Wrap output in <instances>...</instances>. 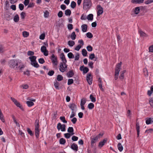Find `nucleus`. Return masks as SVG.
Instances as JSON below:
<instances>
[{
    "mask_svg": "<svg viewBox=\"0 0 153 153\" xmlns=\"http://www.w3.org/2000/svg\"><path fill=\"white\" fill-rule=\"evenodd\" d=\"M122 64V62H120L117 64L116 65L114 74V79L115 80H117L118 78L119 73L121 68Z\"/></svg>",
    "mask_w": 153,
    "mask_h": 153,
    "instance_id": "f257e3e1",
    "label": "nucleus"
},
{
    "mask_svg": "<svg viewBox=\"0 0 153 153\" xmlns=\"http://www.w3.org/2000/svg\"><path fill=\"white\" fill-rule=\"evenodd\" d=\"M92 3L91 0H83V7L84 10H88L92 6Z\"/></svg>",
    "mask_w": 153,
    "mask_h": 153,
    "instance_id": "f03ea898",
    "label": "nucleus"
},
{
    "mask_svg": "<svg viewBox=\"0 0 153 153\" xmlns=\"http://www.w3.org/2000/svg\"><path fill=\"white\" fill-rule=\"evenodd\" d=\"M29 59L31 61V64L36 68L39 66L38 64L36 61V57L35 56H31L29 57Z\"/></svg>",
    "mask_w": 153,
    "mask_h": 153,
    "instance_id": "7ed1b4c3",
    "label": "nucleus"
},
{
    "mask_svg": "<svg viewBox=\"0 0 153 153\" xmlns=\"http://www.w3.org/2000/svg\"><path fill=\"white\" fill-rule=\"evenodd\" d=\"M25 67V65L20 60L18 59L16 69L22 71Z\"/></svg>",
    "mask_w": 153,
    "mask_h": 153,
    "instance_id": "20e7f679",
    "label": "nucleus"
},
{
    "mask_svg": "<svg viewBox=\"0 0 153 153\" xmlns=\"http://www.w3.org/2000/svg\"><path fill=\"white\" fill-rule=\"evenodd\" d=\"M35 134L36 137L38 138L39 133V121L38 120H36L35 123Z\"/></svg>",
    "mask_w": 153,
    "mask_h": 153,
    "instance_id": "39448f33",
    "label": "nucleus"
},
{
    "mask_svg": "<svg viewBox=\"0 0 153 153\" xmlns=\"http://www.w3.org/2000/svg\"><path fill=\"white\" fill-rule=\"evenodd\" d=\"M18 59H13L10 60L9 61L8 63L9 66L11 68L16 69Z\"/></svg>",
    "mask_w": 153,
    "mask_h": 153,
    "instance_id": "423d86ee",
    "label": "nucleus"
},
{
    "mask_svg": "<svg viewBox=\"0 0 153 153\" xmlns=\"http://www.w3.org/2000/svg\"><path fill=\"white\" fill-rule=\"evenodd\" d=\"M50 59L52 63L53 66L56 67L58 64L57 57L53 54H52L51 56Z\"/></svg>",
    "mask_w": 153,
    "mask_h": 153,
    "instance_id": "0eeeda50",
    "label": "nucleus"
},
{
    "mask_svg": "<svg viewBox=\"0 0 153 153\" xmlns=\"http://www.w3.org/2000/svg\"><path fill=\"white\" fill-rule=\"evenodd\" d=\"M66 63H64L63 62L60 63L59 65V69L61 72H64L66 70L67 65Z\"/></svg>",
    "mask_w": 153,
    "mask_h": 153,
    "instance_id": "6e6552de",
    "label": "nucleus"
},
{
    "mask_svg": "<svg viewBox=\"0 0 153 153\" xmlns=\"http://www.w3.org/2000/svg\"><path fill=\"white\" fill-rule=\"evenodd\" d=\"M10 99L13 102L16 106L19 108L23 110V108L22 105H21L15 99L12 97H11Z\"/></svg>",
    "mask_w": 153,
    "mask_h": 153,
    "instance_id": "1a4fd4ad",
    "label": "nucleus"
},
{
    "mask_svg": "<svg viewBox=\"0 0 153 153\" xmlns=\"http://www.w3.org/2000/svg\"><path fill=\"white\" fill-rule=\"evenodd\" d=\"M10 99L13 102L16 106L19 108L23 110V108L22 105H21L15 99L12 97H11Z\"/></svg>",
    "mask_w": 153,
    "mask_h": 153,
    "instance_id": "9d476101",
    "label": "nucleus"
},
{
    "mask_svg": "<svg viewBox=\"0 0 153 153\" xmlns=\"http://www.w3.org/2000/svg\"><path fill=\"white\" fill-rule=\"evenodd\" d=\"M57 128L59 130L60 129L62 131H64L66 130L65 125V124L62 125L60 123L57 124Z\"/></svg>",
    "mask_w": 153,
    "mask_h": 153,
    "instance_id": "9b49d317",
    "label": "nucleus"
},
{
    "mask_svg": "<svg viewBox=\"0 0 153 153\" xmlns=\"http://www.w3.org/2000/svg\"><path fill=\"white\" fill-rule=\"evenodd\" d=\"M86 80L88 83L91 85L92 82V77L91 73L88 74L86 76Z\"/></svg>",
    "mask_w": 153,
    "mask_h": 153,
    "instance_id": "f8f14e48",
    "label": "nucleus"
},
{
    "mask_svg": "<svg viewBox=\"0 0 153 153\" xmlns=\"http://www.w3.org/2000/svg\"><path fill=\"white\" fill-rule=\"evenodd\" d=\"M97 16H99L102 14L103 13V8L100 5H97Z\"/></svg>",
    "mask_w": 153,
    "mask_h": 153,
    "instance_id": "ddd939ff",
    "label": "nucleus"
},
{
    "mask_svg": "<svg viewBox=\"0 0 153 153\" xmlns=\"http://www.w3.org/2000/svg\"><path fill=\"white\" fill-rule=\"evenodd\" d=\"M27 100L29 101L26 102V104L29 107H30L34 105V103L33 102H35V99L27 98Z\"/></svg>",
    "mask_w": 153,
    "mask_h": 153,
    "instance_id": "4468645a",
    "label": "nucleus"
},
{
    "mask_svg": "<svg viewBox=\"0 0 153 153\" xmlns=\"http://www.w3.org/2000/svg\"><path fill=\"white\" fill-rule=\"evenodd\" d=\"M41 51L43 53L44 55L45 56H47L48 55V52L47 50L46 47L45 46L41 47Z\"/></svg>",
    "mask_w": 153,
    "mask_h": 153,
    "instance_id": "2eb2a0df",
    "label": "nucleus"
},
{
    "mask_svg": "<svg viewBox=\"0 0 153 153\" xmlns=\"http://www.w3.org/2000/svg\"><path fill=\"white\" fill-rule=\"evenodd\" d=\"M86 99L85 98H82L81 99L80 105L81 109L83 110H84L85 109L84 105L86 103Z\"/></svg>",
    "mask_w": 153,
    "mask_h": 153,
    "instance_id": "dca6fc26",
    "label": "nucleus"
},
{
    "mask_svg": "<svg viewBox=\"0 0 153 153\" xmlns=\"http://www.w3.org/2000/svg\"><path fill=\"white\" fill-rule=\"evenodd\" d=\"M140 8V7H137L133 9V12L134 13V15H137L139 13Z\"/></svg>",
    "mask_w": 153,
    "mask_h": 153,
    "instance_id": "f3484780",
    "label": "nucleus"
},
{
    "mask_svg": "<svg viewBox=\"0 0 153 153\" xmlns=\"http://www.w3.org/2000/svg\"><path fill=\"white\" fill-rule=\"evenodd\" d=\"M80 70L82 71L83 74H86L89 71L88 68L86 67H84V66H82L80 67Z\"/></svg>",
    "mask_w": 153,
    "mask_h": 153,
    "instance_id": "a211bd4d",
    "label": "nucleus"
},
{
    "mask_svg": "<svg viewBox=\"0 0 153 153\" xmlns=\"http://www.w3.org/2000/svg\"><path fill=\"white\" fill-rule=\"evenodd\" d=\"M59 56L60 58L61 59V60L62 61V62H63L64 63L67 62V60L63 53L60 54Z\"/></svg>",
    "mask_w": 153,
    "mask_h": 153,
    "instance_id": "6ab92c4d",
    "label": "nucleus"
},
{
    "mask_svg": "<svg viewBox=\"0 0 153 153\" xmlns=\"http://www.w3.org/2000/svg\"><path fill=\"white\" fill-rule=\"evenodd\" d=\"M107 140V139L105 138L100 141L99 143V146L100 147H102L106 143Z\"/></svg>",
    "mask_w": 153,
    "mask_h": 153,
    "instance_id": "aec40b11",
    "label": "nucleus"
},
{
    "mask_svg": "<svg viewBox=\"0 0 153 153\" xmlns=\"http://www.w3.org/2000/svg\"><path fill=\"white\" fill-rule=\"evenodd\" d=\"M98 137H97L96 136L91 138V145L93 146V144L95 143L98 140Z\"/></svg>",
    "mask_w": 153,
    "mask_h": 153,
    "instance_id": "412c9836",
    "label": "nucleus"
},
{
    "mask_svg": "<svg viewBox=\"0 0 153 153\" xmlns=\"http://www.w3.org/2000/svg\"><path fill=\"white\" fill-rule=\"evenodd\" d=\"M126 72V70H124L120 72V75L119 76V78L121 80H123L124 79V74Z\"/></svg>",
    "mask_w": 153,
    "mask_h": 153,
    "instance_id": "4be33fe9",
    "label": "nucleus"
},
{
    "mask_svg": "<svg viewBox=\"0 0 153 153\" xmlns=\"http://www.w3.org/2000/svg\"><path fill=\"white\" fill-rule=\"evenodd\" d=\"M98 86L100 88V89H101V90L102 91H104V89L102 88V80L100 78H99L98 80Z\"/></svg>",
    "mask_w": 153,
    "mask_h": 153,
    "instance_id": "5701e85b",
    "label": "nucleus"
},
{
    "mask_svg": "<svg viewBox=\"0 0 153 153\" xmlns=\"http://www.w3.org/2000/svg\"><path fill=\"white\" fill-rule=\"evenodd\" d=\"M144 0H132L131 2L134 4H140L143 2Z\"/></svg>",
    "mask_w": 153,
    "mask_h": 153,
    "instance_id": "b1692460",
    "label": "nucleus"
},
{
    "mask_svg": "<svg viewBox=\"0 0 153 153\" xmlns=\"http://www.w3.org/2000/svg\"><path fill=\"white\" fill-rule=\"evenodd\" d=\"M69 107L72 111H74L75 110L76 108V105L74 103H72L70 104L69 105Z\"/></svg>",
    "mask_w": 153,
    "mask_h": 153,
    "instance_id": "393cba45",
    "label": "nucleus"
},
{
    "mask_svg": "<svg viewBox=\"0 0 153 153\" xmlns=\"http://www.w3.org/2000/svg\"><path fill=\"white\" fill-rule=\"evenodd\" d=\"M81 28L82 32H86L87 29V25L86 24H83L82 25Z\"/></svg>",
    "mask_w": 153,
    "mask_h": 153,
    "instance_id": "a878e982",
    "label": "nucleus"
},
{
    "mask_svg": "<svg viewBox=\"0 0 153 153\" xmlns=\"http://www.w3.org/2000/svg\"><path fill=\"white\" fill-rule=\"evenodd\" d=\"M117 147L118 149L120 152H121L123 151V147L120 143H118Z\"/></svg>",
    "mask_w": 153,
    "mask_h": 153,
    "instance_id": "bb28decb",
    "label": "nucleus"
},
{
    "mask_svg": "<svg viewBox=\"0 0 153 153\" xmlns=\"http://www.w3.org/2000/svg\"><path fill=\"white\" fill-rule=\"evenodd\" d=\"M76 35L74 32H72L70 36L71 39L72 40H74L76 38Z\"/></svg>",
    "mask_w": 153,
    "mask_h": 153,
    "instance_id": "cd10ccee",
    "label": "nucleus"
},
{
    "mask_svg": "<svg viewBox=\"0 0 153 153\" xmlns=\"http://www.w3.org/2000/svg\"><path fill=\"white\" fill-rule=\"evenodd\" d=\"M139 33L140 36L143 37H148V35L146 34L145 33L143 32L142 31L140 30L139 31Z\"/></svg>",
    "mask_w": 153,
    "mask_h": 153,
    "instance_id": "c85d7f7f",
    "label": "nucleus"
},
{
    "mask_svg": "<svg viewBox=\"0 0 153 153\" xmlns=\"http://www.w3.org/2000/svg\"><path fill=\"white\" fill-rule=\"evenodd\" d=\"M136 128L137 132V137H138L140 133V126L138 123H137L136 124Z\"/></svg>",
    "mask_w": 153,
    "mask_h": 153,
    "instance_id": "c756f323",
    "label": "nucleus"
},
{
    "mask_svg": "<svg viewBox=\"0 0 153 153\" xmlns=\"http://www.w3.org/2000/svg\"><path fill=\"white\" fill-rule=\"evenodd\" d=\"M74 75V73L72 71H69L67 74V76L69 77H72Z\"/></svg>",
    "mask_w": 153,
    "mask_h": 153,
    "instance_id": "7c9ffc66",
    "label": "nucleus"
},
{
    "mask_svg": "<svg viewBox=\"0 0 153 153\" xmlns=\"http://www.w3.org/2000/svg\"><path fill=\"white\" fill-rule=\"evenodd\" d=\"M71 148L74 150L77 151L78 149V146L76 144L73 143L71 146Z\"/></svg>",
    "mask_w": 153,
    "mask_h": 153,
    "instance_id": "2f4dec72",
    "label": "nucleus"
},
{
    "mask_svg": "<svg viewBox=\"0 0 153 153\" xmlns=\"http://www.w3.org/2000/svg\"><path fill=\"white\" fill-rule=\"evenodd\" d=\"M20 87L22 89H27L28 88L29 86L27 84H23L20 85Z\"/></svg>",
    "mask_w": 153,
    "mask_h": 153,
    "instance_id": "473e14b6",
    "label": "nucleus"
},
{
    "mask_svg": "<svg viewBox=\"0 0 153 153\" xmlns=\"http://www.w3.org/2000/svg\"><path fill=\"white\" fill-rule=\"evenodd\" d=\"M75 44L74 41L72 40H70L68 42V44L70 47L73 46Z\"/></svg>",
    "mask_w": 153,
    "mask_h": 153,
    "instance_id": "72a5a7b5",
    "label": "nucleus"
},
{
    "mask_svg": "<svg viewBox=\"0 0 153 153\" xmlns=\"http://www.w3.org/2000/svg\"><path fill=\"white\" fill-rule=\"evenodd\" d=\"M19 20V17L18 14H16L14 16L13 20L15 22H18Z\"/></svg>",
    "mask_w": 153,
    "mask_h": 153,
    "instance_id": "f704fd0d",
    "label": "nucleus"
},
{
    "mask_svg": "<svg viewBox=\"0 0 153 153\" xmlns=\"http://www.w3.org/2000/svg\"><path fill=\"white\" fill-rule=\"evenodd\" d=\"M74 134V133H72L70 134L69 133H67L64 134V136L65 138H69L72 135Z\"/></svg>",
    "mask_w": 153,
    "mask_h": 153,
    "instance_id": "c9c22d12",
    "label": "nucleus"
},
{
    "mask_svg": "<svg viewBox=\"0 0 153 153\" xmlns=\"http://www.w3.org/2000/svg\"><path fill=\"white\" fill-rule=\"evenodd\" d=\"M87 18L88 20L92 21L93 19V15L92 14H89Z\"/></svg>",
    "mask_w": 153,
    "mask_h": 153,
    "instance_id": "e433bc0d",
    "label": "nucleus"
},
{
    "mask_svg": "<svg viewBox=\"0 0 153 153\" xmlns=\"http://www.w3.org/2000/svg\"><path fill=\"white\" fill-rule=\"evenodd\" d=\"M22 35L24 37H27L29 35V33L26 31H24L22 32Z\"/></svg>",
    "mask_w": 153,
    "mask_h": 153,
    "instance_id": "4c0bfd02",
    "label": "nucleus"
},
{
    "mask_svg": "<svg viewBox=\"0 0 153 153\" xmlns=\"http://www.w3.org/2000/svg\"><path fill=\"white\" fill-rule=\"evenodd\" d=\"M71 13V11L69 9H67L65 11V14L66 16H70Z\"/></svg>",
    "mask_w": 153,
    "mask_h": 153,
    "instance_id": "58836bf2",
    "label": "nucleus"
},
{
    "mask_svg": "<svg viewBox=\"0 0 153 153\" xmlns=\"http://www.w3.org/2000/svg\"><path fill=\"white\" fill-rule=\"evenodd\" d=\"M49 12L47 10L45 11L44 12V16L45 18H47L49 16Z\"/></svg>",
    "mask_w": 153,
    "mask_h": 153,
    "instance_id": "ea45409f",
    "label": "nucleus"
},
{
    "mask_svg": "<svg viewBox=\"0 0 153 153\" xmlns=\"http://www.w3.org/2000/svg\"><path fill=\"white\" fill-rule=\"evenodd\" d=\"M94 105L93 103H90L88 105V108L90 109H91L94 108Z\"/></svg>",
    "mask_w": 153,
    "mask_h": 153,
    "instance_id": "a19ab883",
    "label": "nucleus"
},
{
    "mask_svg": "<svg viewBox=\"0 0 153 153\" xmlns=\"http://www.w3.org/2000/svg\"><path fill=\"white\" fill-rule=\"evenodd\" d=\"M68 56L70 59H72L74 58V56L71 52H70L68 54Z\"/></svg>",
    "mask_w": 153,
    "mask_h": 153,
    "instance_id": "79ce46f5",
    "label": "nucleus"
},
{
    "mask_svg": "<svg viewBox=\"0 0 153 153\" xmlns=\"http://www.w3.org/2000/svg\"><path fill=\"white\" fill-rule=\"evenodd\" d=\"M60 119L64 123H66L67 121L65 120V118L64 116H62L60 117Z\"/></svg>",
    "mask_w": 153,
    "mask_h": 153,
    "instance_id": "37998d69",
    "label": "nucleus"
},
{
    "mask_svg": "<svg viewBox=\"0 0 153 153\" xmlns=\"http://www.w3.org/2000/svg\"><path fill=\"white\" fill-rule=\"evenodd\" d=\"M66 141L63 138H61L59 140V142L60 144H64L65 143Z\"/></svg>",
    "mask_w": 153,
    "mask_h": 153,
    "instance_id": "c03bdc74",
    "label": "nucleus"
},
{
    "mask_svg": "<svg viewBox=\"0 0 153 153\" xmlns=\"http://www.w3.org/2000/svg\"><path fill=\"white\" fill-rule=\"evenodd\" d=\"M87 52L85 49H83L82 50V54L84 56L87 55Z\"/></svg>",
    "mask_w": 153,
    "mask_h": 153,
    "instance_id": "a18cd8bd",
    "label": "nucleus"
},
{
    "mask_svg": "<svg viewBox=\"0 0 153 153\" xmlns=\"http://www.w3.org/2000/svg\"><path fill=\"white\" fill-rule=\"evenodd\" d=\"M76 5V4L75 2L74 1H72L71 2V8H74L75 7Z\"/></svg>",
    "mask_w": 153,
    "mask_h": 153,
    "instance_id": "49530a36",
    "label": "nucleus"
},
{
    "mask_svg": "<svg viewBox=\"0 0 153 153\" xmlns=\"http://www.w3.org/2000/svg\"><path fill=\"white\" fill-rule=\"evenodd\" d=\"M90 98L91 101L93 102H95L96 101V98L94 97L92 95H91L90 96Z\"/></svg>",
    "mask_w": 153,
    "mask_h": 153,
    "instance_id": "de8ad7c7",
    "label": "nucleus"
},
{
    "mask_svg": "<svg viewBox=\"0 0 153 153\" xmlns=\"http://www.w3.org/2000/svg\"><path fill=\"white\" fill-rule=\"evenodd\" d=\"M68 131L70 133H74V129L72 127H69L68 129Z\"/></svg>",
    "mask_w": 153,
    "mask_h": 153,
    "instance_id": "09e8293b",
    "label": "nucleus"
},
{
    "mask_svg": "<svg viewBox=\"0 0 153 153\" xmlns=\"http://www.w3.org/2000/svg\"><path fill=\"white\" fill-rule=\"evenodd\" d=\"M86 36L89 38H91L93 37L92 34L90 32L87 33L86 34Z\"/></svg>",
    "mask_w": 153,
    "mask_h": 153,
    "instance_id": "8fccbe9b",
    "label": "nucleus"
},
{
    "mask_svg": "<svg viewBox=\"0 0 153 153\" xmlns=\"http://www.w3.org/2000/svg\"><path fill=\"white\" fill-rule=\"evenodd\" d=\"M57 79L59 81H61L63 79V77L60 75H58L57 76Z\"/></svg>",
    "mask_w": 153,
    "mask_h": 153,
    "instance_id": "3c124183",
    "label": "nucleus"
},
{
    "mask_svg": "<svg viewBox=\"0 0 153 153\" xmlns=\"http://www.w3.org/2000/svg\"><path fill=\"white\" fill-rule=\"evenodd\" d=\"M45 34L44 33H43L41 34L39 36V39L41 40H43L44 39L45 37Z\"/></svg>",
    "mask_w": 153,
    "mask_h": 153,
    "instance_id": "603ef678",
    "label": "nucleus"
},
{
    "mask_svg": "<svg viewBox=\"0 0 153 153\" xmlns=\"http://www.w3.org/2000/svg\"><path fill=\"white\" fill-rule=\"evenodd\" d=\"M74 82V80L72 79H69L68 80V85H70Z\"/></svg>",
    "mask_w": 153,
    "mask_h": 153,
    "instance_id": "864d4df0",
    "label": "nucleus"
},
{
    "mask_svg": "<svg viewBox=\"0 0 153 153\" xmlns=\"http://www.w3.org/2000/svg\"><path fill=\"white\" fill-rule=\"evenodd\" d=\"M82 47V45H79L75 48V50L79 51Z\"/></svg>",
    "mask_w": 153,
    "mask_h": 153,
    "instance_id": "5fc2aeb1",
    "label": "nucleus"
},
{
    "mask_svg": "<svg viewBox=\"0 0 153 153\" xmlns=\"http://www.w3.org/2000/svg\"><path fill=\"white\" fill-rule=\"evenodd\" d=\"M149 52L153 53V45L150 46L149 48Z\"/></svg>",
    "mask_w": 153,
    "mask_h": 153,
    "instance_id": "6e6d98bb",
    "label": "nucleus"
},
{
    "mask_svg": "<svg viewBox=\"0 0 153 153\" xmlns=\"http://www.w3.org/2000/svg\"><path fill=\"white\" fill-rule=\"evenodd\" d=\"M94 58L95 55L94 53H91L89 55V58L91 60H92Z\"/></svg>",
    "mask_w": 153,
    "mask_h": 153,
    "instance_id": "4d7b16f0",
    "label": "nucleus"
},
{
    "mask_svg": "<svg viewBox=\"0 0 153 153\" xmlns=\"http://www.w3.org/2000/svg\"><path fill=\"white\" fill-rule=\"evenodd\" d=\"M87 49L89 51H92L93 48L91 45H89L87 47Z\"/></svg>",
    "mask_w": 153,
    "mask_h": 153,
    "instance_id": "13d9d810",
    "label": "nucleus"
},
{
    "mask_svg": "<svg viewBox=\"0 0 153 153\" xmlns=\"http://www.w3.org/2000/svg\"><path fill=\"white\" fill-rule=\"evenodd\" d=\"M153 2V0H148L145 2V3L146 4H150Z\"/></svg>",
    "mask_w": 153,
    "mask_h": 153,
    "instance_id": "bf43d9fd",
    "label": "nucleus"
},
{
    "mask_svg": "<svg viewBox=\"0 0 153 153\" xmlns=\"http://www.w3.org/2000/svg\"><path fill=\"white\" fill-rule=\"evenodd\" d=\"M20 16L21 19H24L25 16V13L24 12H22L21 13Z\"/></svg>",
    "mask_w": 153,
    "mask_h": 153,
    "instance_id": "052dcab7",
    "label": "nucleus"
},
{
    "mask_svg": "<svg viewBox=\"0 0 153 153\" xmlns=\"http://www.w3.org/2000/svg\"><path fill=\"white\" fill-rule=\"evenodd\" d=\"M68 29L70 30H71L73 28V25L71 24H68Z\"/></svg>",
    "mask_w": 153,
    "mask_h": 153,
    "instance_id": "680f3d73",
    "label": "nucleus"
},
{
    "mask_svg": "<svg viewBox=\"0 0 153 153\" xmlns=\"http://www.w3.org/2000/svg\"><path fill=\"white\" fill-rule=\"evenodd\" d=\"M149 102L151 106L153 108V99L152 98L149 99Z\"/></svg>",
    "mask_w": 153,
    "mask_h": 153,
    "instance_id": "e2e57ef3",
    "label": "nucleus"
},
{
    "mask_svg": "<svg viewBox=\"0 0 153 153\" xmlns=\"http://www.w3.org/2000/svg\"><path fill=\"white\" fill-rule=\"evenodd\" d=\"M39 63L42 64L45 62V60L43 58H40L39 59Z\"/></svg>",
    "mask_w": 153,
    "mask_h": 153,
    "instance_id": "0e129e2a",
    "label": "nucleus"
},
{
    "mask_svg": "<svg viewBox=\"0 0 153 153\" xmlns=\"http://www.w3.org/2000/svg\"><path fill=\"white\" fill-rule=\"evenodd\" d=\"M27 131L28 133L30 135H33V134L32 133V131L29 128H27Z\"/></svg>",
    "mask_w": 153,
    "mask_h": 153,
    "instance_id": "69168bd1",
    "label": "nucleus"
},
{
    "mask_svg": "<svg viewBox=\"0 0 153 153\" xmlns=\"http://www.w3.org/2000/svg\"><path fill=\"white\" fill-rule=\"evenodd\" d=\"M87 19V17L86 16L84 15V14H82V15L81 17V20H86Z\"/></svg>",
    "mask_w": 153,
    "mask_h": 153,
    "instance_id": "338daca9",
    "label": "nucleus"
},
{
    "mask_svg": "<svg viewBox=\"0 0 153 153\" xmlns=\"http://www.w3.org/2000/svg\"><path fill=\"white\" fill-rule=\"evenodd\" d=\"M24 6L22 4H20L19 5V8L20 10H23L24 9Z\"/></svg>",
    "mask_w": 153,
    "mask_h": 153,
    "instance_id": "774afa93",
    "label": "nucleus"
}]
</instances>
